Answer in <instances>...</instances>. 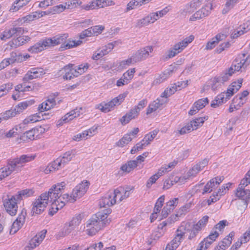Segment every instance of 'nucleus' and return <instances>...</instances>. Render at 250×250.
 Here are the masks:
<instances>
[{
  "label": "nucleus",
  "instance_id": "obj_1",
  "mask_svg": "<svg viewBox=\"0 0 250 250\" xmlns=\"http://www.w3.org/2000/svg\"><path fill=\"white\" fill-rule=\"evenodd\" d=\"M111 212V209H106L105 213L99 212L89 219L86 225L87 234L92 236L103 229L111 221L107 219L108 214Z\"/></svg>",
  "mask_w": 250,
  "mask_h": 250
},
{
  "label": "nucleus",
  "instance_id": "obj_2",
  "mask_svg": "<svg viewBox=\"0 0 250 250\" xmlns=\"http://www.w3.org/2000/svg\"><path fill=\"white\" fill-rule=\"evenodd\" d=\"M33 193L31 189H25L5 199L3 202V205L6 212L11 216L15 215L17 213L18 202L22 200L23 198L32 195Z\"/></svg>",
  "mask_w": 250,
  "mask_h": 250
},
{
  "label": "nucleus",
  "instance_id": "obj_3",
  "mask_svg": "<svg viewBox=\"0 0 250 250\" xmlns=\"http://www.w3.org/2000/svg\"><path fill=\"white\" fill-rule=\"evenodd\" d=\"M242 85V80H238V82H233L228 88L226 92H222L218 95L214 100L211 103L210 106L212 107L216 108L226 103L230 99L234 93H236L240 88Z\"/></svg>",
  "mask_w": 250,
  "mask_h": 250
},
{
  "label": "nucleus",
  "instance_id": "obj_4",
  "mask_svg": "<svg viewBox=\"0 0 250 250\" xmlns=\"http://www.w3.org/2000/svg\"><path fill=\"white\" fill-rule=\"evenodd\" d=\"M68 37L67 34H60L53 37L52 38H46L49 47L54 46L55 45L62 44L60 47V51H64L67 49L71 48L73 47L77 46L82 42L81 41H69V42L64 43Z\"/></svg>",
  "mask_w": 250,
  "mask_h": 250
},
{
  "label": "nucleus",
  "instance_id": "obj_5",
  "mask_svg": "<svg viewBox=\"0 0 250 250\" xmlns=\"http://www.w3.org/2000/svg\"><path fill=\"white\" fill-rule=\"evenodd\" d=\"M65 186V183L62 182L55 185L50 188L48 192H45L41 195V198L46 199V201L48 203L49 202H60L61 195L62 194V190Z\"/></svg>",
  "mask_w": 250,
  "mask_h": 250
},
{
  "label": "nucleus",
  "instance_id": "obj_6",
  "mask_svg": "<svg viewBox=\"0 0 250 250\" xmlns=\"http://www.w3.org/2000/svg\"><path fill=\"white\" fill-rule=\"evenodd\" d=\"M190 226L189 223L183 222L180 227L177 229L175 236L171 241L168 243L165 250H175L180 245L181 240L186 233V230H188V229Z\"/></svg>",
  "mask_w": 250,
  "mask_h": 250
},
{
  "label": "nucleus",
  "instance_id": "obj_7",
  "mask_svg": "<svg viewBox=\"0 0 250 250\" xmlns=\"http://www.w3.org/2000/svg\"><path fill=\"white\" fill-rule=\"evenodd\" d=\"M35 158V156L33 155H22L20 157L9 160L7 166L11 172H18L25 163L33 160Z\"/></svg>",
  "mask_w": 250,
  "mask_h": 250
},
{
  "label": "nucleus",
  "instance_id": "obj_8",
  "mask_svg": "<svg viewBox=\"0 0 250 250\" xmlns=\"http://www.w3.org/2000/svg\"><path fill=\"white\" fill-rule=\"evenodd\" d=\"M250 63V60L249 56L245 54L238 55L229 68V74L232 75L235 72L244 71Z\"/></svg>",
  "mask_w": 250,
  "mask_h": 250
},
{
  "label": "nucleus",
  "instance_id": "obj_9",
  "mask_svg": "<svg viewBox=\"0 0 250 250\" xmlns=\"http://www.w3.org/2000/svg\"><path fill=\"white\" fill-rule=\"evenodd\" d=\"M74 65L69 64L65 66L63 69L65 71V75L63 78L66 80H71L74 77H77L83 73L89 67L88 63L82 64L78 67L73 68Z\"/></svg>",
  "mask_w": 250,
  "mask_h": 250
},
{
  "label": "nucleus",
  "instance_id": "obj_10",
  "mask_svg": "<svg viewBox=\"0 0 250 250\" xmlns=\"http://www.w3.org/2000/svg\"><path fill=\"white\" fill-rule=\"evenodd\" d=\"M194 39L193 36H190L189 37L185 38L182 41L176 43L173 47L169 50L167 54L168 58H171L174 57L176 55L181 52L186 47L188 46V43L191 42Z\"/></svg>",
  "mask_w": 250,
  "mask_h": 250
},
{
  "label": "nucleus",
  "instance_id": "obj_11",
  "mask_svg": "<svg viewBox=\"0 0 250 250\" xmlns=\"http://www.w3.org/2000/svg\"><path fill=\"white\" fill-rule=\"evenodd\" d=\"M153 51V47L151 45L146 46L136 51L133 55L135 62H140L152 56L151 54Z\"/></svg>",
  "mask_w": 250,
  "mask_h": 250
},
{
  "label": "nucleus",
  "instance_id": "obj_12",
  "mask_svg": "<svg viewBox=\"0 0 250 250\" xmlns=\"http://www.w3.org/2000/svg\"><path fill=\"white\" fill-rule=\"evenodd\" d=\"M88 188V183L87 181H83L81 183L78 184L73 189L72 192V198L74 201L82 197L87 191Z\"/></svg>",
  "mask_w": 250,
  "mask_h": 250
},
{
  "label": "nucleus",
  "instance_id": "obj_13",
  "mask_svg": "<svg viewBox=\"0 0 250 250\" xmlns=\"http://www.w3.org/2000/svg\"><path fill=\"white\" fill-rule=\"evenodd\" d=\"M224 179V176H217L211 179L205 186L202 194L210 193L214 189L217 188Z\"/></svg>",
  "mask_w": 250,
  "mask_h": 250
},
{
  "label": "nucleus",
  "instance_id": "obj_14",
  "mask_svg": "<svg viewBox=\"0 0 250 250\" xmlns=\"http://www.w3.org/2000/svg\"><path fill=\"white\" fill-rule=\"evenodd\" d=\"M48 203L46 199L41 198V195L32 204V211L33 214H40L42 213L46 207Z\"/></svg>",
  "mask_w": 250,
  "mask_h": 250
},
{
  "label": "nucleus",
  "instance_id": "obj_15",
  "mask_svg": "<svg viewBox=\"0 0 250 250\" xmlns=\"http://www.w3.org/2000/svg\"><path fill=\"white\" fill-rule=\"evenodd\" d=\"M26 216V210L23 208L21 210L17 219L13 222L10 233H16L22 227L25 222Z\"/></svg>",
  "mask_w": 250,
  "mask_h": 250
},
{
  "label": "nucleus",
  "instance_id": "obj_16",
  "mask_svg": "<svg viewBox=\"0 0 250 250\" xmlns=\"http://www.w3.org/2000/svg\"><path fill=\"white\" fill-rule=\"evenodd\" d=\"M23 33V30L21 27H13L5 29L0 35L1 40H6L13 36H20Z\"/></svg>",
  "mask_w": 250,
  "mask_h": 250
},
{
  "label": "nucleus",
  "instance_id": "obj_17",
  "mask_svg": "<svg viewBox=\"0 0 250 250\" xmlns=\"http://www.w3.org/2000/svg\"><path fill=\"white\" fill-rule=\"evenodd\" d=\"M211 6L212 5L210 4L209 5H206L203 7L190 17L189 19V21H195L208 16L210 13V10L211 9Z\"/></svg>",
  "mask_w": 250,
  "mask_h": 250
},
{
  "label": "nucleus",
  "instance_id": "obj_18",
  "mask_svg": "<svg viewBox=\"0 0 250 250\" xmlns=\"http://www.w3.org/2000/svg\"><path fill=\"white\" fill-rule=\"evenodd\" d=\"M175 67L170 66L163 73L159 75L153 82V84H159L167 80L175 71Z\"/></svg>",
  "mask_w": 250,
  "mask_h": 250
},
{
  "label": "nucleus",
  "instance_id": "obj_19",
  "mask_svg": "<svg viewBox=\"0 0 250 250\" xmlns=\"http://www.w3.org/2000/svg\"><path fill=\"white\" fill-rule=\"evenodd\" d=\"M250 30V21H248L246 23H243V24L240 25L239 27L234 29L231 32V38L232 39L237 38L245 33L247 32Z\"/></svg>",
  "mask_w": 250,
  "mask_h": 250
},
{
  "label": "nucleus",
  "instance_id": "obj_20",
  "mask_svg": "<svg viewBox=\"0 0 250 250\" xmlns=\"http://www.w3.org/2000/svg\"><path fill=\"white\" fill-rule=\"evenodd\" d=\"M47 47H49L46 38L42 39L35 43L34 45L31 46L28 51L32 53H38L40 52Z\"/></svg>",
  "mask_w": 250,
  "mask_h": 250
},
{
  "label": "nucleus",
  "instance_id": "obj_21",
  "mask_svg": "<svg viewBox=\"0 0 250 250\" xmlns=\"http://www.w3.org/2000/svg\"><path fill=\"white\" fill-rule=\"evenodd\" d=\"M116 204V200L113 198L111 191H109L103 196L99 201L101 207H110Z\"/></svg>",
  "mask_w": 250,
  "mask_h": 250
},
{
  "label": "nucleus",
  "instance_id": "obj_22",
  "mask_svg": "<svg viewBox=\"0 0 250 250\" xmlns=\"http://www.w3.org/2000/svg\"><path fill=\"white\" fill-rule=\"evenodd\" d=\"M139 114V112L134 107L131 109L128 113L120 119L121 124L122 125H125L128 124L131 120L136 118L138 116Z\"/></svg>",
  "mask_w": 250,
  "mask_h": 250
},
{
  "label": "nucleus",
  "instance_id": "obj_23",
  "mask_svg": "<svg viewBox=\"0 0 250 250\" xmlns=\"http://www.w3.org/2000/svg\"><path fill=\"white\" fill-rule=\"evenodd\" d=\"M82 110V108H75L73 110H72L66 114L61 119V123H67L70 121H71L73 119L77 118L81 114V111Z\"/></svg>",
  "mask_w": 250,
  "mask_h": 250
},
{
  "label": "nucleus",
  "instance_id": "obj_24",
  "mask_svg": "<svg viewBox=\"0 0 250 250\" xmlns=\"http://www.w3.org/2000/svg\"><path fill=\"white\" fill-rule=\"evenodd\" d=\"M165 101L163 99L159 98L157 99L155 101H154L151 104H149V106L147 108L146 114H149L152 112L155 111L157 109L160 108L165 103Z\"/></svg>",
  "mask_w": 250,
  "mask_h": 250
},
{
  "label": "nucleus",
  "instance_id": "obj_25",
  "mask_svg": "<svg viewBox=\"0 0 250 250\" xmlns=\"http://www.w3.org/2000/svg\"><path fill=\"white\" fill-rule=\"evenodd\" d=\"M137 166V161H128L121 166L120 170L122 171L123 173H128L132 171Z\"/></svg>",
  "mask_w": 250,
  "mask_h": 250
},
{
  "label": "nucleus",
  "instance_id": "obj_26",
  "mask_svg": "<svg viewBox=\"0 0 250 250\" xmlns=\"http://www.w3.org/2000/svg\"><path fill=\"white\" fill-rule=\"evenodd\" d=\"M235 194L238 198L246 201L250 198V190L249 188H239V187H238L236 189Z\"/></svg>",
  "mask_w": 250,
  "mask_h": 250
},
{
  "label": "nucleus",
  "instance_id": "obj_27",
  "mask_svg": "<svg viewBox=\"0 0 250 250\" xmlns=\"http://www.w3.org/2000/svg\"><path fill=\"white\" fill-rule=\"evenodd\" d=\"M62 162L61 160H60L59 158H58L56 160H55L54 161L52 162L49 166H48V167L45 169V172L46 173H48L51 171L58 170L60 168H62L63 167H64V166L62 165Z\"/></svg>",
  "mask_w": 250,
  "mask_h": 250
},
{
  "label": "nucleus",
  "instance_id": "obj_28",
  "mask_svg": "<svg viewBox=\"0 0 250 250\" xmlns=\"http://www.w3.org/2000/svg\"><path fill=\"white\" fill-rule=\"evenodd\" d=\"M43 128L41 126L37 127L27 131L24 133L25 136L30 140H34L35 136H38L39 133H42Z\"/></svg>",
  "mask_w": 250,
  "mask_h": 250
},
{
  "label": "nucleus",
  "instance_id": "obj_29",
  "mask_svg": "<svg viewBox=\"0 0 250 250\" xmlns=\"http://www.w3.org/2000/svg\"><path fill=\"white\" fill-rule=\"evenodd\" d=\"M165 195H162L157 200L154 208L153 213L152 214L154 218H156L157 213L160 211L161 208L162 207L165 201Z\"/></svg>",
  "mask_w": 250,
  "mask_h": 250
},
{
  "label": "nucleus",
  "instance_id": "obj_30",
  "mask_svg": "<svg viewBox=\"0 0 250 250\" xmlns=\"http://www.w3.org/2000/svg\"><path fill=\"white\" fill-rule=\"evenodd\" d=\"M24 58L20 53L12 52L10 53V57L8 58L11 64L15 62H21L24 61Z\"/></svg>",
  "mask_w": 250,
  "mask_h": 250
},
{
  "label": "nucleus",
  "instance_id": "obj_31",
  "mask_svg": "<svg viewBox=\"0 0 250 250\" xmlns=\"http://www.w3.org/2000/svg\"><path fill=\"white\" fill-rule=\"evenodd\" d=\"M51 203H52L51 207L49 209V213L51 215H53L59 209H61L65 205L64 201H62L61 199L60 202L59 203L57 202Z\"/></svg>",
  "mask_w": 250,
  "mask_h": 250
},
{
  "label": "nucleus",
  "instance_id": "obj_32",
  "mask_svg": "<svg viewBox=\"0 0 250 250\" xmlns=\"http://www.w3.org/2000/svg\"><path fill=\"white\" fill-rule=\"evenodd\" d=\"M34 103L33 100L26 101L21 102L16 106L15 110L18 114L22 112V111L26 108L28 106L32 105Z\"/></svg>",
  "mask_w": 250,
  "mask_h": 250
},
{
  "label": "nucleus",
  "instance_id": "obj_33",
  "mask_svg": "<svg viewBox=\"0 0 250 250\" xmlns=\"http://www.w3.org/2000/svg\"><path fill=\"white\" fill-rule=\"evenodd\" d=\"M95 107L104 113L108 112L113 109V107L110 104V102L108 103H101L100 104L96 105Z\"/></svg>",
  "mask_w": 250,
  "mask_h": 250
},
{
  "label": "nucleus",
  "instance_id": "obj_34",
  "mask_svg": "<svg viewBox=\"0 0 250 250\" xmlns=\"http://www.w3.org/2000/svg\"><path fill=\"white\" fill-rule=\"evenodd\" d=\"M26 40L22 37H19L16 39H13L8 42V45L11 48H17L23 44Z\"/></svg>",
  "mask_w": 250,
  "mask_h": 250
},
{
  "label": "nucleus",
  "instance_id": "obj_35",
  "mask_svg": "<svg viewBox=\"0 0 250 250\" xmlns=\"http://www.w3.org/2000/svg\"><path fill=\"white\" fill-rule=\"evenodd\" d=\"M74 155L72 151H68L64 153L62 157H59V159L62 162V165L64 166L71 160Z\"/></svg>",
  "mask_w": 250,
  "mask_h": 250
},
{
  "label": "nucleus",
  "instance_id": "obj_36",
  "mask_svg": "<svg viewBox=\"0 0 250 250\" xmlns=\"http://www.w3.org/2000/svg\"><path fill=\"white\" fill-rule=\"evenodd\" d=\"M159 130L157 129L153 130V131L150 132L149 133L146 134L144 139L143 141H145V143L148 146L151 141L154 139V138L156 136Z\"/></svg>",
  "mask_w": 250,
  "mask_h": 250
},
{
  "label": "nucleus",
  "instance_id": "obj_37",
  "mask_svg": "<svg viewBox=\"0 0 250 250\" xmlns=\"http://www.w3.org/2000/svg\"><path fill=\"white\" fill-rule=\"evenodd\" d=\"M126 95L127 94L126 93L121 94L117 97L111 100L110 102L112 107L114 108V106L120 105L124 101Z\"/></svg>",
  "mask_w": 250,
  "mask_h": 250
},
{
  "label": "nucleus",
  "instance_id": "obj_38",
  "mask_svg": "<svg viewBox=\"0 0 250 250\" xmlns=\"http://www.w3.org/2000/svg\"><path fill=\"white\" fill-rule=\"evenodd\" d=\"M43 118H42L41 116V113H36L32 116H30L24 119L23 122V124H27L30 123H33L37 122L39 121L42 120Z\"/></svg>",
  "mask_w": 250,
  "mask_h": 250
},
{
  "label": "nucleus",
  "instance_id": "obj_39",
  "mask_svg": "<svg viewBox=\"0 0 250 250\" xmlns=\"http://www.w3.org/2000/svg\"><path fill=\"white\" fill-rule=\"evenodd\" d=\"M12 83H7L0 86V98L6 95L12 89Z\"/></svg>",
  "mask_w": 250,
  "mask_h": 250
},
{
  "label": "nucleus",
  "instance_id": "obj_40",
  "mask_svg": "<svg viewBox=\"0 0 250 250\" xmlns=\"http://www.w3.org/2000/svg\"><path fill=\"white\" fill-rule=\"evenodd\" d=\"M177 87L176 86L173 85L170 87L167 88L165 89V90L161 94V97L162 98H167L170 96L171 95L174 94L175 92L178 90Z\"/></svg>",
  "mask_w": 250,
  "mask_h": 250
},
{
  "label": "nucleus",
  "instance_id": "obj_41",
  "mask_svg": "<svg viewBox=\"0 0 250 250\" xmlns=\"http://www.w3.org/2000/svg\"><path fill=\"white\" fill-rule=\"evenodd\" d=\"M207 117H199L196 118L190 122L194 128L195 129H197L199 127L202 125L205 120H207Z\"/></svg>",
  "mask_w": 250,
  "mask_h": 250
},
{
  "label": "nucleus",
  "instance_id": "obj_42",
  "mask_svg": "<svg viewBox=\"0 0 250 250\" xmlns=\"http://www.w3.org/2000/svg\"><path fill=\"white\" fill-rule=\"evenodd\" d=\"M131 140L132 138L130 137V134H126L117 143V145L120 147H123Z\"/></svg>",
  "mask_w": 250,
  "mask_h": 250
},
{
  "label": "nucleus",
  "instance_id": "obj_43",
  "mask_svg": "<svg viewBox=\"0 0 250 250\" xmlns=\"http://www.w3.org/2000/svg\"><path fill=\"white\" fill-rule=\"evenodd\" d=\"M178 202L179 199L178 198H174L167 202L165 207L171 212L178 205Z\"/></svg>",
  "mask_w": 250,
  "mask_h": 250
},
{
  "label": "nucleus",
  "instance_id": "obj_44",
  "mask_svg": "<svg viewBox=\"0 0 250 250\" xmlns=\"http://www.w3.org/2000/svg\"><path fill=\"white\" fill-rule=\"evenodd\" d=\"M148 16L140 20L137 21L136 27L138 28H141L143 26H146L149 23H151V21Z\"/></svg>",
  "mask_w": 250,
  "mask_h": 250
},
{
  "label": "nucleus",
  "instance_id": "obj_45",
  "mask_svg": "<svg viewBox=\"0 0 250 250\" xmlns=\"http://www.w3.org/2000/svg\"><path fill=\"white\" fill-rule=\"evenodd\" d=\"M195 10L192 7L190 3L186 4L183 9H181L180 12L181 15L186 16L187 14H190L193 13Z\"/></svg>",
  "mask_w": 250,
  "mask_h": 250
},
{
  "label": "nucleus",
  "instance_id": "obj_46",
  "mask_svg": "<svg viewBox=\"0 0 250 250\" xmlns=\"http://www.w3.org/2000/svg\"><path fill=\"white\" fill-rule=\"evenodd\" d=\"M132 190V188L129 187H126L125 188L123 187H120L117 188V191H118L119 192L123 194V196L124 199H126L128 197H129L130 194V191Z\"/></svg>",
  "mask_w": 250,
  "mask_h": 250
},
{
  "label": "nucleus",
  "instance_id": "obj_47",
  "mask_svg": "<svg viewBox=\"0 0 250 250\" xmlns=\"http://www.w3.org/2000/svg\"><path fill=\"white\" fill-rule=\"evenodd\" d=\"M147 146V144L145 143V141H143V139L141 142L137 143L135 146L133 147V148L130 150V153L131 154H135L136 152L141 150Z\"/></svg>",
  "mask_w": 250,
  "mask_h": 250
},
{
  "label": "nucleus",
  "instance_id": "obj_48",
  "mask_svg": "<svg viewBox=\"0 0 250 250\" xmlns=\"http://www.w3.org/2000/svg\"><path fill=\"white\" fill-rule=\"evenodd\" d=\"M66 5L67 4L65 3L64 4H61L55 6L50 9V12L52 14L62 12L66 8Z\"/></svg>",
  "mask_w": 250,
  "mask_h": 250
},
{
  "label": "nucleus",
  "instance_id": "obj_49",
  "mask_svg": "<svg viewBox=\"0 0 250 250\" xmlns=\"http://www.w3.org/2000/svg\"><path fill=\"white\" fill-rule=\"evenodd\" d=\"M177 221V220H175L173 217V215H171L169 217L167 220L163 221L161 223L158 227V229H160L162 231H164L163 229L167 225H169Z\"/></svg>",
  "mask_w": 250,
  "mask_h": 250
},
{
  "label": "nucleus",
  "instance_id": "obj_50",
  "mask_svg": "<svg viewBox=\"0 0 250 250\" xmlns=\"http://www.w3.org/2000/svg\"><path fill=\"white\" fill-rule=\"evenodd\" d=\"M189 207L188 205H186L180 208L177 213L175 215H173V217L174 219L177 220L178 217H181L183 215H185L187 212Z\"/></svg>",
  "mask_w": 250,
  "mask_h": 250
},
{
  "label": "nucleus",
  "instance_id": "obj_51",
  "mask_svg": "<svg viewBox=\"0 0 250 250\" xmlns=\"http://www.w3.org/2000/svg\"><path fill=\"white\" fill-rule=\"evenodd\" d=\"M142 6L139 0H131L126 6V11L134 9Z\"/></svg>",
  "mask_w": 250,
  "mask_h": 250
},
{
  "label": "nucleus",
  "instance_id": "obj_52",
  "mask_svg": "<svg viewBox=\"0 0 250 250\" xmlns=\"http://www.w3.org/2000/svg\"><path fill=\"white\" fill-rule=\"evenodd\" d=\"M25 1H23L22 0H17L14 3V5L10 8V10L13 11H17L20 9V8L23 7L27 4Z\"/></svg>",
  "mask_w": 250,
  "mask_h": 250
},
{
  "label": "nucleus",
  "instance_id": "obj_53",
  "mask_svg": "<svg viewBox=\"0 0 250 250\" xmlns=\"http://www.w3.org/2000/svg\"><path fill=\"white\" fill-rule=\"evenodd\" d=\"M219 234L217 231H212L208 237L204 238V241L209 242V245H211L213 242L215 241L216 239L219 236Z\"/></svg>",
  "mask_w": 250,
  "mask_h": 250
},
{
  "label": "nucleus",
  "instance_id": "obj_54",
  "mask_svg": "<svg viewBox=\"0 0 250 250\" xmlns=\"http://www.w3.org/2000/svg\"><path fill=\"white\" fill-rule=\"evenodd\" d=\"M231 75H232L229 74V69L225 73H222L219 76H216V79H219L221 83L223 84L225 82H227L229 80V77Z\"/></svg>",
  "mask_w": 250,
  "mask_h": 250
},
{
  "label": "nucleus",
  "instance_id": "obj_55",
  "mask_svg": "<svg viewBox=\"0 0 250 250\" xmlns=\"http://www.w3.org/2000/svg\"><path fill=\"white\" fill-rule=\"evenodd\" d=\"M208 217L207 215L203 216L196 224H194L197 227L199 228L201 230L202 229L205 227L208 222Z\"/></svg>",
  "mask_w": 250,
  "mask_h": 250
},
{
  "label": "nucleus",
  "instance_id": "obj_56",
  "mask_svg": "<svg viewBox=\"0 0 250 250\" xmlns=\"http://www.w3.org/2000/svg\"><path fill=\"white\" fill-rule=\"evenodd\" d=\"M201 230L199 228L193 225L189 231V234L188 239L192 240L199 233Z\"/></svg>",
  "mask_w": 250,
  "mask_h": 250
},
{
  "label": "nucleus",
  "instance_id": "obj_57",
  "mask_svg": "<svg viewBox=\"0 0 250 250\" xmlns=\"http://www.w3.org/2000/svg\"><path fill=\"white\" fill-rule=\"evenodd\" d=\"M30 71L36 78H39L45 73L43 69L42 68H32Z\"/></svg>",
  "mask_w": 250,
  "mask_h": 250
},
{
  "label": "nucleus",
  "instance_id": "obj_58",
  "mask_svg": "<svg viewBox=\"0 0 250 250\" xmlns=\"http://www.w3.org/2000/svg\"><path fill=\"white\" fill-rule=\"evenodd\" d=\"M12 172L7 166L0 169V181L9 176Z\"/></svg>",
  "mask_w": 250,
  "mask_h": 250
},
{
  "label": "nucleus",
  "instance_id": "obj_59",
  "mask_svg": "<svg viewBox=\"0 0 250 250\" xmlns=\"http://www.w3.org/2000/svg\"><path fill=\"white\" fill-rule=\"evenodd\" d=\"M82 220V215L78 214L75 216L69 223L70 226L75 228V227L78 226L81 223Z\"/></svg>",
  "mask_w": 250,
  "mask_h": 250
},
{
  "label": "nucleus",
  "instance_id": "obj_60",
  "mask_svg": "<svg viewBox=\"0 0 250 250\" xmlns=\"http://www.w3.org/2000/svg\"><path fill=\"white\" fill-rule=\"evenodd\" d=\"M113 196V198H114L116 200V203L117 202H120L122 200H123L124 198L123 197V194L120 193L117 191V188L115 189L114 191H110Z\"/></svg>",
  "mask_w": 250,
  "mask_h": 250
},
{
  "label": "nucleus",
  "instance_id": "obj_61",
  "mask_svg": "<svg viewBox=\"0 0 250 250\" xmlns=\"http://www.w3.org/2000/svg\"><path fill=\"white\" fill-rule=\"evenodd\" d=\"M17 114L18 113L15 110V109L6 111L2 116V120H8L10 118L15 117Z\"/></svg>",
  "mask_w": 250,
  "mask_h": 250
},
{
  "label": "nucleus",
  "instance_id": "obj_62",
  "mask_svg": "<svg viewBox=\"0 0 250 250\" xmlns=\"http://www.w3.org/2000/svg\"><path fill=\"white\" fill-rule=\"evenodd\" d=\"M97 8L104 7L111 5L112 1L110 0H95Z\"/></svg>",
  "mask_w": 250,
  "mask_h": 250
},
{
  "label": "nucleus",
  "instance_id": "obj_63",
  "mask_svg": "<svg viewBox=\"0 0 250 250\" xmlns=\"http://www.w3.org/2000/svg\"><path fill=\"white\" fill-rule=\"evenodd\" d=\"M220 195L217 194L216 192H214L207 200V202L208 205H210L220 199Z\"/></svg>",
  "mask_w": 250,
  "mask_h": 250
},
{
  "label": "nucleus",
  "instance_id": "obj_64",
  "mask_svg": "<svg viewBox=\"0 0 250 250\" xmlns=\"http://www.w3.org/2000/svg\"><path fill=\"white\" fill-rule=\"evenodd\" d=\"M239 188H244L250 189V178H246L245 177L242 179L240 184L239 185Z\"/></svg>",
  "mask_w": 250,
  "mask_h": 250
}]
</instances>
